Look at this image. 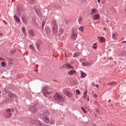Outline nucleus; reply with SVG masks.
<instances>
[{
	"mask_svg": "<svg viewBox=\"0 0 126 126\" xmlns=\"http://www.w3.org/2000/svg\"><path fill=\"white\" fill-rule=\"evenodd\" d=\"M53 99L56 103H58V104H60V103H63L64 101V98H63V97L59 93H55V94L54 95Z\"/></svg>",
	"mask_w": 126,
	"mask_h": 126,
	"instance_id": "1",
	"label": "nucleus"
},
{
	"mask_svg": "<svg viewBox=\"0 0 126 126\" xmlns=\"http://www.w3.org/2000/svg\"><path fill=\"white\" fill-rule=\"evenodd\" d=\"M40 115L43 117V120L45 121V123L49 124L50 123V120L49 119V115H50V111L49 110H46L45 111H42L40 113Z\"/></svg>",
	"mask_w": 126,
	"mask_h": 126,
	"instance_id": "2",
	"label": "nucleus"
},
{
	"mask_svg": "<svg viewBox=\"0 0 126 126\" xmlns=\"http://www.w3.org/2000/svg\"><path fill=\"white\" fill-rule=\"evenodd\" d=\"M52 26L53 27V32L55 34L58 33V25H57V22L55 20L52 21Z\"/></svg>",
	"mask_w": 126,
	"mask_h": 126,
	"instance_id": "3",
	"label": "nucleus"
},
{
	"mask_svg": "<svg viewBox=\"0 0 126 126\" xmlns=\"http://www.w3.org/2000/svg\"><path fill=\"white\" fill-rule=\"evenodd\" d=\"M43 95L44 96H46V95H51L52 94V91H48V87H46L43 88Z\"/></svg>",
	"mask_w": 126,
	"mask_h": 126,
	"instance_id": "4",
	"label": "nucleus"
},
{
	"mask_svg": "<svg viewBox=\"0 0 126 126\" xmlns=\"http://www.w3.org/2000/svg\"><path fill=\"white\" fill-rule=\"evenodd\" d=\"M12 112V110H11V109H7L5 113V116L6 118H10V117H11V115H12V113H11Z\"/></svg>",
	"mask_w": 126,
	"mask_h": 126,
	"instance_id": "5",
	"label": "nucleus"
},
{
	"mask_svg": "<svg viewBox=\"0 0 126 126\" xmlns=\"http://www.w3.org/2000/svg\"><path fill=\"white\" fill-rule=\"evenodd\" d=\"M31 123L32 125H36L37 126H42V124L40 123V121L38 120H35V119H32Z\"/></svg>",
	"mask_w": 126,
	"mask_h": 126,
	"instance_id": "6",
	"label": "nucleus"
},
{
	"mask_svg": "<svg viewBox=\"0 0 126 126\" xmlns=\"http://www.w3.org/2000/svg\"><path fill=\"white\" fill-rule=\"evenodd\" d=\"M42 43H43V42L40 39H38L36 42V47L38 51H40V45H41Z\"/></svg>",
	"mask_w": 126,
	"mask_h": 126,
	"instance_id": "7",
	"label": "nucleus"
},
{
	"mask_svg": "<svg viewBox=\"0 0 126 126\" xmlns=\"http://www.w3.org/2000/svg\"><path fill=\"white\" fill-rule=\"evenodd\" d=\"M64 94L67 96L69 98H71V94L70 93V92L68 91L66 89H64L63 91Z\"/></svg>",
	"mask_w": 126,
	"mask_h": 126,
	"instance_id": "8",
	"label": "nucleus"
},
{
	"mask_svg": "<svg viewBox=\"0 0 126 126\" xmlns=\"http://www.w3.org/2000/svg\"><path fill=\"white\" fill-rule=\"evenodd\" d=\"M77 37V34L76 33L73 32L71 34V38L72 39V40H75L76 38Z\"/></svg>",
	"mask_w": 126,
	"mask_h": 126,
	"instance_id": "9",
	"label": "nucleus"
},
{
	"mask_svg": "<svg viewBox=\"0 0 126 126\" xmlns=\"http://www.w3.org/2000/svg\"><path fill=\"white\" fill-rule=\"evenodd\" d=\"M8 97L12 99L13 98H16V95L12 93L11 92H9L8 93Z\"/></svg>",
	"mask_w": 126,
	"mask_h": 126,
	"instance_id": "10",
	"label": "nucleus"
},
{
	"mask_svg": "<svg viewBox=\"0 0 126 126\" xmlns=\"http://www.w3.org/2000/svg\"><path fill=\"white\" fill-rule=\"evenodd\" d=\"M76 73V71L75 70L71 69L69 72H68V74L69 75H73Z\"/></svg>",
	"mask_w": 126,
	"mask_h": 126,
	"instance_id": "11",
	"label": "nucleus"
},
{
	"mask_svg": "<svg viewBox=\"0 0 126 126\" xmlns=\"http://www.w3.org/2000/svg\"><path fill=\"white\" fill-rule=\"evenodd\" d=\"M82 64L83 66H91V63H88V62H83Z\"/></svg>",
	"mask_w": 126,
	"mask_h": 126,
	"instance_id": "12",
	"label": "nucleus"
},
{
	"mask_svg": "<svg viewBox=\"0 0 126 126\" xmlns=\"http://www.w3.org/2000/svg\"><path fill=\"white\" fill-rule=\"evenodd\" d=\"M97 39L98 40H99V42H105V41H106V39H105V38L103 36H98L97 37Z\"/></svg>",
	"mask_w": 126,
	"mask_h": 126,
	"instance_id": "13",
	"label": "nucleus"
},
{
	"mask_svg": "<svg viewBox=\"0 0 126 126\" xmlns=\"http://www.w3.org/2000/svg\"><path fill=\"white\" fill-rule=\"evenodd\" d=\"M93 18L94 20H99L100 19V16L98 14H94Z\"/></svg>",
	"mask_w": 126,
	"mask_h": 126,
	"instance_id": "14",
	"label": "nucleus"
},
{
	"mask_svg": "<svg viewBox=\"0 0 126 126\" xmlns=\"http://www.w3.org/2000/svg\"><path fill=\"white\" fill-rule=\"evenodd\" d=\"M98 12V10L96 8H93L91 10V15H93L94 13H97Z\"/></svg>",
	"mask_w": 126,
	"mask_h": 126,
	"instance_id": "15",
	"label": "nucleus"
},
{
	"mask_svg": "<svg viewBox=\"0 0 126 126\" xmlns=\"http://www.w3.org/2000/svg\"><path fill=\"white\" fill-rule=\"evenodd\" d=\"M22 21L25 24H27V19L25 16H23L22 17Z\"/></svg>",
	"mask_w": 126,
	"mask_h": 126,
	"instance_id": "16",
	"label": "nucleus"
},
{
	"mask_svg": "<svg viewBox=\"0 0 126 126\" xmlns=\"http://www.w3.org/2000/svg\"><path fill=\"white\" fill-rule=\"evenodd\" d=\"M112 38L114 39V40H117L118 39V33L114 32L112 34Z\"/></svg>",
	"mask_w": 126,
	"mask_h": 126,
	"instance_id": "17",
	"label": "nucleus"
},
{
	"mask_svg": "<svg viewBox=\"0 0 126 126\" xmlns=\"http://www.w3.org/2000/svg\"><path fill=\"white\" fill-rule=\"evenodd\" d=\"M29 34L30 35V36H35V32L32 30L29 31Z\"/></svg>",
	"mask_w": 126,
	"mask_h": 126,
	"instance_id": "18",
	"label": "nucleus"
},
{
	"mask_svg": "<svg viewBox=\"0 0 126 126\" xmlns=\"http://www.w3.org/2000/svg\"><path fill=\"white\" fill-rule=\"evenodd\" d=\"M30 111H31L32 113H33L34 114L36 113V108H35V107H31L30 108Z\"/></svg>",
	"mask_w": 126,
	"mask_h": 126,
	"instance_id": "19",
	"label": "nucleus"
},
{
	"mask_svg": "<svg viewBox=\"0 0 126 126\" xmlns=\"http://www.w3.org/2000/svg\"><path fill=\"white\" fill-rule=\"evenodd\" d=\"M22 32L23 33L24 36H27V33L26 32V30H25V28H22Z\"/></svg>",
	"mask_w": 126,
	"mask_h": 126,
	"instance_id": "20",
	"label": "nucleus"
},
{
	"mask_svg": "<svg viewBox=\"0 0 126 126\" xmlns=\"http://www.w3.org/2000/svg\"><path fill=\"white\" fill-rule=\"evenodd\" d=\"M81 78H85V77H86L87 74H86V73L81 71Z\"/></svg>",
	"mask_w": 126,
	"mask_h": 126,
	"instance_id": "21",
	"label": "nucleus"
},
{
	"mask_svg": "<svg viewBox=\"0 0 126 126\" xmlns=\"http://www.w3.org/2000/svg\"><path fill=\"white\" fill-rule=\"evenodd\" d=\"M14 19L17 22H18V23L20 22V20L19 19V18H18V17H17V16H16V15L14 16Z\"/></svg>",
	"mask_w": 126,
	"mask_h": 126,
	"instance_id": "22",
	"label": "nucleus"
},
{
	"mask_svg": "<svg viewBox=\"0 0 126 126\" xmlns=\"http://www.w3.org/2000/svg\"><path fill=\"white\" fill-rule=\"evenodd\" d=\"M17 10H18V12L19 13V12H22V11H23V8L21 7H18L17 8Z\"/></svg>",
	"mask_w": 126,
	"mask_h": 126,
	"instance_id": "23",
	"label": "nucleus"
},
{
	"mask_svg": "<svg viewBox=\"0 0 126 126\" xmlns=\"http://www.w3.org/2000/svg\"><path fill=\"white\" fill-rule=\"evenodd\" d=\"M66 67L69 68V69H71V68H73V67L70 65L69 63H67L66 64Z\"/></svg>",
	"mask_w": 126,
	"mask_h": 126,
	"instance_id": "24",
	"label": "nucleus"
},
{
	"mask_svg": "<svg viewBox=\"0 0 126 126\" xmlns=\"http://www.w3.org/2000/svg\"><path fill=\"white\" fill-rule=\"evenodd\" d=\"M30 49H31L33 52H35V47L33 46L32 45H30Z\"/></svg>",
	"mask_w": 126,
	"mask_h": 126,
	"instance_id": "25",
	"label": "nucleus"
},
{
	"mask_svg": "<svg viewBox=\"0 0 126 126\" xmlns=\"http://www.w3.org/2000/svg\"><path fill=\"white\" fill-rule=\"evenodd\" d=\"M45 31L46 32V33H47L48 34H49V33H51V30L49 28H47L45 29Z\"/></svg>",
	"mask_w": 126,
	"mask_h": 126,
	"instance_id": "26",
	"label": "nucleus"
},
{
	"mask_svg": "<svg viewBox=\"0 0 126 126\" xmlns=\"http://www.w3.org/2000/svg\"><path fill=\"white\" fill-rule=\"evenodd\" d=\"M116 83H117V82H112L109 83L108 84V85L112 86L113 85H114V84H116Z\"/></svg>",
	"mask_w": 126,
	"mask_h": 126,
	"instance_id": "27",
	"label": "nucleus"
},
{
	"mask_svg": "<svg viewBox=\"0 0 126 126\" xmlns=\"http://www.w3.org/2000/svg\"><path fill=\"white\" fill-rule=\"evenodd\" d=\"M80 55V54L79 53V52H77L74 54L73 57L74 58H75V57H79Z\"/></svg>",
	"mask_w": 126,
	"mask_h": 126,
	"instance_id": "28",
	"label": "nucleus"
},
{
	"mask_svg": "<svg viewBox=\"0 0 126 126\" xmlns=\"http://www.w3.org/2000/svg\"><path fill=\"white\" fill-rule=\"evenodd\" d=\"M36 13H37L38 16H41V11L40 10H36Z\"/></svg>",
	"mask_w": 126,
	"mask_h": 126,
	"instance_id": "29",
	"label": "nucleus"
},
{
	"mask_svg": "<svg viewBox=\"0 0 126 126\" xmlns=\"http://www.w3.org/2000/svg\"><path fill=\"white\" fill-rule=\"evenodd\" d=\"M79 30L81 32H83V30H84V27L81 26L79 28Z\"/></svg>",
	"mask_w": 126,
	"mask_h": 126,
	"instance_id": "30",
	"label": "nucleus"
},
{
	"mask_svg": "<svg viewBox=\"0 0 126 126\" xmlns=\"http://www.w3.org/2000/svg\"><path fill=\"white\" fill-rule=\"evenodd\" d=\"M82 19H83V18H82V17H80L78 19V22L79 23V24H80V23L82 22Z\"/></svg>",
	"mask_w": 126,
	"mask_h": 126,
	"instance_id": "31",
	"label": "nucleus"
},
{
	"mask_svg": "<svg viewBox=\"0 0 126 126\" xmlns=\"http://www.w3.org/2000/svg\"><path fill=\"white\" fill-rule=\"evenodd\" d=\"M30 3H35V2H36V0H30Z\"/></svg>",
	"mask_w": 126,
	"mask_h": 126,
	"instance_id": "32",
	"label": "nucleus"
},
{
	"mask_svg": "<svg viewBox=\"0 0 126 126\" xmlns=\"http://www.w3.org/2000/svg\"><path fill=\"white\" fill-rule=\"evenodd\" d=\"M87 95V91H86L83 94V98H86V96Z\"/></svg>",
	"mask_w": 126,
	"mask_h": 126,
	"instance_id": "33",
	"label": "nucleus"
},
{
	"mask_svg": "<svg viewBox=\"0 0 126 126\" xmlns=\"http://www.w3.org/2000/svg\"><path fill=\"white\" fill-rule=\"evenodd\" d=\"M1 65H2V66H5L6 65L5 62H2V63H1Z\"/></svg>",
	"mask_w": 126,
	"mask_h": 126,
	"instance_id": "34",
	"label": "nucleus"
},
{
	"mask_svg": "<svg viewBox=\"0 0 126 126\" xmlns=\"http://www.w3.org/2000/svg\"><path fill=\"white\" fill-rule=\"evenodd\" d=\"M45 24H46V22L43 21L42 23V26H41L42 28H44V26H45Z\"/></svg>",
	"mask_w": 126,
	"mask_h": 126,
	"instance_id": "35",
	"label": "nucleus"
},
{
	"mask_svg": "<svg viewBox=\"0 0 126 126\" xmlns=\"http://www.w3.org/2000/svg\"><path fill=\"white\" fill-rule=\"evenodd\" d=\"M70 82L71 84H74V80L73 79H71Z\"/></svg>",
	"mask_w": 126,
	"mask_h": 126,
	"instance_id": "36",
	"label": "nucleus"
},
{
	"mask_svg": "<svg viewBox=\"0 0 126 126\" xmlns=\"http://www.w3.org/2000/svg\"><path fill=\"white\" fill-rule=\"evenodd\" d=\"M121 55L122 56H126V51L123 52Z\"/></svg>",
	"mask_w": 126,
	"mask_h": 126,
	"instance_id": "37",
	"label": "nucleus"
},
{
	"mask_svg": "<svg viewBox=\"0 0 126 126\" xmlns=\"http://www.w3.org/2000/svg\"><path fill=\"white\" fill-rule=\"evenodd\" d=\"M76 94H77L78 95H79V94H80V91H79V90H76Z\"/></svg>",
	"mask_w": 126,
	"mask_h": 126,
	"instance_id": "38",
	"label": "nucleus"
},
{
	"mask_svg": "<svg viewBox=\"0 0 126 126\" xmlns=\"http://www.w3.org/2000/svg\"><path fill=\"white\" fill-rule=\"evenodd\" d=\"M51 125H54L55 124V121L54 120H51L50 121Z\"/></svg>",
	"mask_w": 126,
	"mask_h": 126,
	"instance_id": "39",
	"label": "nucleus"
},
{
	"mask_svg": "<svg viewBox=\"0 0 126 126\" xmlns=\"http://www.w3.org/2000/svg\"><path fill=\"white\" fill-rule=\"evenodd\" d=\"M95 112L96 113H97V114H100V110H99L98 109H96Z\"/></svg>",
	"mask_w": 126,
	"mask_h": 126,
	"instance_id": "40",
	"label": "nucleus"
},
{
	"mask_svg": "<svg viewBox=\"0 0 126 126\" xmlns=\"http://www.w3.org/2000/svg\"><path fill=\"white\" fill-rule=\"evenodd\" d=\"M81 109H82V110H83L84 113H86V111H85V109H84V108H83V107H81Z\"/></svg>",
	"mask_w": 126,
	"mask_h": 126,
	"instance_id": "41",
	"label": "nucleus"
},
{
	"mask_svg": "<svg viewBox=\"0 0 126 126\" xmlns=\"http://www.w3.org/2000/svg\"><path fill=\"white\" fill-rule=\"evenodd\" d=\"M83 2H86L87 0H81Z\"/></svg>",
	"mask_w": 126,
	"mask_h": 126,
	"instance_id": "42",
	"label": "nucleus"
},
{
	"mask_svg": "<svg viewBox=\"0 0 126 126\" xmlns=\"http://www.w3.org/2000/svg\"><path fill=\"white\" fill-rule=\"evenodd\" d=\"M97 94H94V98H97Z\"/></svg>",
	"mask_w": 126,
	"mask_h": 126,
	"instance_id": "43",
	"label": "nucleus"
},
{
	"mask_svg": "<svg viewBox=\"0 0 126 126\" xmlns=\"http://www.w3.org/2000/svg\"><path fill=\"white\" fill-rule=\"evenodd\" d=\"M93 48H94V49H97V46H93Z\"/></svg>",
	"mask_w": 126,
	"mask_h": 126,
	"instance_id": "44",
	"label": "nucleus"
},
{
	"mask_svg": "<svg viewBox=\"0 0 126 126\" xmlns=\"http://www.w3.org/2000/svg\"><path fill=\"white\" fill-rule=\"evenodd\" d=\"M92 86H95V84L94 83H92Z\"/></svg>",
	"mask_w": 126,
	"mask_h": 126,
	"instance_id": "45",
	"label": "nucleus"
},
{
	"mask_svg": "<svg viewBox=\"0 0 126 126\" xmlns=\"http://www.w3.org/2000/svg\"><path fill=\"white\" fill-rule=\"evenodd\" d=\"M96 88H99V85H96Z\"/></svg>",
	"mask_w": 126,
	"mask_h": 126,
	"instance_id": "46",
	"label": "nucleus"
},
{
	"mask_svg": "<svg viewBox=\"0 0 126 126\" xmlns=\"http://www.w3.org/2000/svg\"><path fill=\"white\" fill-rule=\"evenodd\" d=\"M100 1H101V0H97V2L98 3H100Z\"/></svg>",
	"mask_w": 126,
	"mask_h": 126,
	"instance_id": "47",
	"label": "nucleus"
},
{
	"mask_svg": "<svg viewBox=\"0 0 126 126\" xmlns=\"http://www.w3.org/2000/svg\"><path fill=\"white\" fill-rule=\"evenodd\" d=\"M3 34L0 32V36H2Z\"/></svg>",
	"mask_w": 126,
	"mask_h": 126,
	"instance_id": "48",
	"label": "nucleus"
},
{
	"mask_svg": "<svg viewBox=\"0 0 126 126\" xmlns=\"http://www.w3.org/2000/svg\"><path fill=\"white\" fill-rule=\"evenodd\" d=\"M122 43H126V41H123Z\"/></svg>",
	"mask_w": 126,
	"mask_h": 126,
	"instance_id": "49",
	"label": "nucleus"
},
{
	"mask_svg": "<svg viewBox=\"0 0 126 126\" xmlns=\"http://www.w3.org/2000/svg\"><path fill=\"white\" fill-rule=\"evenodd\" d=\"M1 94V91H0V95Z\"/></svg>",
	"mask_w": 126,
	"mask_h": 126,
	"instance_id": "50",
	"label": "nucleus"
},
{
	"mask_svg": "<svg viewBox=\"0 0 126 126\" xmlns=\"http://www.w3.org/2000/svg\"><path fill=\"white\" fill-rule=\"evenodd\" d=\"M0 60H2V59L0 58Z\"/></svg>",
	"mask_w": 126,
	"mask_h": 126,
	"instance_id": "51",
	"label": "nucleus"
},
{
	"mask_svg": "<svg viewBox=\"0 0 126 126\" xmlns=\"http://www.w3.org/2000/svg\"><path fill=\"white\" fill-rule=\"evenodd\" d=\"M88 101H89V97L88 98Z\"/></svg>",
	"mask_w": 126,
	"mask_h": 126,
	"instance_id": "52",
	"label": "nucleus"
},
{
	"mask_svg": "<svg viewBox=\"0 0 126 126\" xmlns=\"http://www.w3.org/2000/svg\"><path fill=\"white\" fill-rule=\"evenodd\" d=\"M103 29H104V30H106V28H104Z\"/></svg>",
	"mask_w": 126,
	"mask_h": 126,
	"instance_id": "53",
	"label": "nucleus"
},
{
	"mask_svg": "<svg viewBox=\"0 0 126 126\" xmlns=\"http://www.w3.org/2000/svg\"><path fill=\"white\" fill-rule=\"evenodd\" d=\"M94 45H96V43H94Z\"/></svg>",
	"mask_w": 126,
	"mask_h": 126,
	"instance_id": "54",
	"label": "nucleus"
},
{
	"mask_svg": "<svg viewBox=\"0 0 126 126\" xmlns=\"http://www.w3.org/2000/svg\"><path fill=\"white\" fill-rule=\"evenodd\" d=\"M94 126H95V125H94Z\"/></svg>",
	"mask_w": 126,
	"mask_h": 126,
	"instance_id": "55",
	"label": "nucleus"
}]
</instances>
